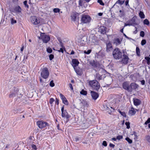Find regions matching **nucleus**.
Instances as JSON below:
<instances>
[{
  "label": "nucleus",
  "instance_id": "obj_25",
  "mask_svg": "<svg viewBox=\"0 0 150 150\" xmlns=\"http://www.w3.org/2000/svg\"><path fill=\"white\" fill-rule=\"evenodd\" d=\"M90 64L91 65L94 67H96V63L94 60L91 61L90 62Z\"/></svg>",
  "mask_w": 150,
  "mask_h": 150
},
{
  "label": "nucleus",
  "instance_id": "obj_46",
  "mask_svg": "<svg viewBox=\"0 0 150 150\" xmlns=\"http://www.w3.org/2000/svg\"><path fill=\"white\" fill-rule=\"evenodd\" d=\"M150 122V118H149L147 119V120L145 122L144 125H146L147 124Z\"/></svg>",
  "mask_w": 150,
  "mask_h": 150
},
{
  "label": "nucleus",
  "instance_id": "obj_32",
  "mask_svg": "<svg viewBox=\"0 0 150 150\" xmlns=\"http://www.w3.org/2000/svg\"><path fill=\"white\" fill-rule=\"evenodd\" d=\"M80 93L81 94L83 95H86L87 94V92L86 91L84 90H82L80 92Z\"/></svg>",
  "mask_w": 150,
  "mask_h": 150
},
{
  "label": "nucleus",
  "instance_id": "obj_49",
  "mask_svg": "<svg viewBox=\"0 0 150 150\" xmlns=\"http://www.w3.org/2000/svg\"><path fill=\"white\" fill-rule=\"evenodd\" d=\"M102 145L104 146H107V142L106 141H103V143H102Z\"/></svg>",
  "mask_w": 150,
  "mask_h": 150
},
{
  "label": "nucleus",
  "instance_id": "obj_50",
  "mask_svg": "<svg viewBox=\"0 0 150 150\" xmlns=\"http://www.w3.org/2000/svg\"><path fill=\"white\" fill-rule=\"evenodd\" d=\"M132 25V24L131 23H125V25H124V27L127 26H130V25Z\"/></svg>",
  "mask_w": 150,
  "mask_h": 150
},
{
  "label": "nucleus",
  "instance_id": "obj_57",
  "mask_svg": "<svg viewBox=\"0 0 150 150\" xmlns=\"http://www.w3.org/2000/svg\"><path fill=\"white\" fill-rule=\"evenodd\" d=\"M109 146L110 147H112L113 148H114L115 147V145L112 144L110 143L109 144Z\"/></svg>",
  "mask_w": 150,
  "mask_h": 150
},
{
  "label": "nucleus",
  "instance_id": "obj_12",
  "mask_svg": "<svg viewBox=\"0 0 150 150\" xmlns=\"http://www.w3.org/2000/svg\"><path fill=\"white\" fill-rule=\"evenodd\" d=\"M72 65L74 69H75L76 67L78 65L79 62L78 60L76 59H73L72 61Z\"/></svg>",
  "mask_w": 150,
  "mask_h": 150
},
{
  "label": "nucleus",
  "instance_id": "obj_26",
  "mask_svg": "<svg viewBox=\"0 0 150 150\" xmlns=\"http://www.w3.org/2000/svg\"><path fill=\"white\" fill-rule=\"evenodd\" d=\"M139 15L141 18H145V15L141 11H140L139 13Z\"/></svg>",
  "mask_w": 150,
  "mask_h": 150
},
{
  "label": "nucleus",
  "instance_id": "obj_62",
  "mask_svg": "<svg viewBox=\"0 0 150 150\" xmlns=\"http://www.w3.org/2000/svg\"><path fill=\"white\" fill-rule=\"evenodd\" d=\"M145 59H146L147 61H148L150 59V58L148 57H145Z\"/></svg>",
  "mask_w": 150,
  "mask_h": 150
},
{
  "label": "nucleus",
  "instance_id": "obj_36",
  "mask_svg": "<svg viewBox=\"0 0 150 150\" xmlns=\"http://www.w3.org/2000/svg\"><path fill=\"white\" fill-rule=\"evenodd\" d=\"M53 11L56 13L59 12L60 11V9L58 8H54L53 9Z\"/></svg>",
  "mask_w": 150,
  "mask_h": 150
},
{
  "label": "nucleus",
  "instance_id": "obj_17",
  "mask_svg": "<svg viewBox=\"0 0 150 150\" xmlns=\"http://www.w3.org/2000/svg\"><path fill=\"white\" fill-rule=\"evenodd\" d=\"M14 12L16 13H20L21 12V9L19 6H17L13 8Z\"/></svg>",
  "mask_w": 150,
  "mask_h": 150
},
{
  "label": "nucleus",
  "instance_id": "obj_42",
  "mask_svg": "<svg viewBox=\"0 0 150 150\" xmlns=\"http://www.w3.org/2000/svg\"><path fill=\"white\" fill-rule=\"evenodd\" d=\"M103 107L106 110H108L110 109V108H112L111 107H108L107 105H103Z\"/></svg>",
  "mask_w": 150,
  "mask_h": 150
},
{
  "label": "nucleus",
  "instance_id": "obj_19",
  "mask_svg": "<svg viewBox=\"0 0 150 150\" xmlns=\"http://www.w3.org/2000/svg\"><path fill=\"white\" fill-rule=\"evenodd\" d=\"M96 38V36H95L93 35H92L90 36L89 40L92 42L95 43L97 42Z\"/></svg>",
  "mask_w": 150,
  "mask_h": 150
},
{
  "label": "nucleus",
  "instance_id": "obj_43",
  "mask_svg": "<svg viewBox=\"0 0 150 150\" xmlns=\"http://www.w3.org/2000/svg\"><path fill=\"white\" fill-rule=\"evenodd\" d=\"M91 50H88L87 51H86L85 50L84 52L85 54H89L91 52Z\"/></svg>",
  "mask_w": 150,
  "mask_h": 150
},
{
  "label": "nucleus",
  "instance_id": "obj_38",
  "mask_svg": "<svg viewBox=\"0 0 150 150\" xmlns=\"http://www.w3.org/2000/svg\"><path fill=\"white\" fill-rule=\"evenodd\" d=\"M146 41L145 40L143 39L141 41V45H145L146 43Z\"/></svg>",
  "mask_w": 150,
  "mask_h": 150
},
{
  "label": "nucleus",
  "instance_id": "obj_27",
  "mask_svg": "<svg viewBox=\"0 0 150 150\" xmlns=\"http://www.w3.org/2000/svg\"><path fill=\"white\" fill-rule=\"evenodd\" d=\"M62 100L63 103L64 104L66 105H67L68 104V102L66 98H64Z\"/></svg>",
  "mask_w": 150,
  "mask_h": 150
},
{
  "label": "nucleus",
  "instance_id": "obj_60",
  "mask_svg": "<svg viewBox=\"0 0 150 150\" xmlns=\"http://www.w3.org/2000/svg\"><path fill=\"white\" fill-rule=\"evenodd\" d=\"M82 1L81 0H80L79 1V5L82 6Z\"/></svg>",
  "mask_w": 150,
  "mask_h": 150
},
{
  "label": "nucleus",
  "instance_id": "obj_52",
  "mask_svg": "<svg viewBox=\"0 0 150 150\" xmlns=\"http://www.w3.org/2000/svg\"><path fill=\"white\" fill-rule=\"evenodd\" d=\"M60 97L61 98L62 100L65 97L63 95L62 93H60Z\"/></svg>",
  "mask_w": 150,
  "mask_h": 150
},
{
  "label": "nucleus",
  "instance_id": "obj_11",
  "mask_svg": "<svg viewBox=\"0 0 150 150\" xmlns=\"http://www.w3.org/2000/svg\"><path fill=\"white\" fill-rule=\"evenodd\" d=\"M138 86V85L135 83H131L130 84V92H132L133 90L136 89Z\"/></svg>",
  "mask_w": 150,
  "mask_h": 150
},
{
  "label": "nucleus",
  "instance_id": "obj_39",
  "mask_svg": "<svg viewBox=\"0 0 150 150\" xmlns=\"http://www.w3.org/2000/svg\"><path fill=\"white\" fill-rule=\"evenodd\" d=\"M50 86L52 87H53L54 86V83L53 81V80H52L50 81Z\"/></svg>",
  "mask_w": 150,
  "mask_h": 150
},
{
  "label": "nucleus",
  "instance_id": "obj_15",
  "mask_svg": "<svg viewBox=\"0 0 150 150\" xmlns=\"http://www.w3.org/2000/svg\"><path fill=\"white\" fill-rule=\"evenodd\" d=\"M91 94L92 98L94 100H96L98 96V93L94 91H91Z\"/></svg>",
  "mask_w": 150,
  "mask_h": 150
},
{
  "label": "nucleus",
  "instance_id": "obj_18",
  "mask_svg": "<svg viewBox=\"0 0 150 150\" xmlns=\"http://www.w3.org/2000/svg\"><path fill=\"white\" fill-rule=\"evenodd\" d=\"M121 40L118 38H115L113 40L114 44L116 45H120L121 43Z\"/></svg>",
  "mask_w": 150,
  "mask_h": 150
},
{
  "label": "nucleus",
  "instance_id": "obj_45",
  "mask_svg": "<svg viewBox=\"0 0 150 150\" xmlns=\"http://www.w3.org/2000/svg\"><path fill=\"white\" fill-rule=\"evenodd\" d=\"M54 100L53 98H51L50 99L49 103L50 104H52Z\"/></svg>",
  "mask_w": 150,
  "mask_h": 150
},
{
  "label": "nucleus",
  "instance_id": "obj_44",
  "mask_svg": "<svg viewBox=\"0 0 150 150\" xmlns=\"http://www.w3.org/2000/svg\"><path fill=\"white\" fill-rule=\"evenodd\" d=\"M126 125L127 126V129H129L130 128V123L129 122H126L125 123Z\"/></svg>",
  "mask_w": 150,
  "mask_h": 150
},
{
  "label": "nucleus",
  "instance_id": "obj_28",
  "mask_svg": "<svg viewBox=\"0 0 150 150\" xmlns=\"http://www.w3.org/2000/svg\"><path fill=\"white\" fill-rule=\"evenodd\" d=\"M136 51L137 54L138 56H139L140 55V50L139 48L138 47H136Z\"/></svg>",
  "mask_w": 150,
  "mask_h": 150
},
{
  "label": "nucleus",
  "instance_id": "obj_63",
  "mask_svg": "<svg viewBox=\"0 0 150 150\" xmlns=\"http://www.w3.org/2000/svg\"><path fill=\"white\" fill-rule=\"evenodd\" d=\"M56 103L57 104V105L59 104V100L57 98H56Z\"/></svg>",
  "mask_w": 150,
  "mask_h": 150
},
{
  "label": "nucleus",
  "instance_id": "obj_8",
  "mask_svg": "<svg viewBox=\"0 0 150 150\" xmlns=\"http://www.w3.org/2000/svg\"><path fill=\"white\" fill-rule=\"evenodd\" d=\"M122 87L124 89L130 92V85L129 82L128 81L124 82L122 84Z\"/></svg>",
  "mask_w": 150,
  "mask_h": 150
},
{
  "label": "nucleus",
  "instance_id": "obj_20",
  "mask_svg": "<svg viewBox=\"0 0 150 150\" xmlns=\"http://www.w3.org/2000/svg\"><path fill=\"white\" fill-rule=\"evenodd\" d=\"M112 44L110 42L106 43V50L107 52H108L111 50L112 48Z\"/></svg>",
  "mask_w": 150,
  "mask_h": 150
},
{
  "label": "nucleus",
  "instance_id": "obj_58",
  "mask_svg": "<svg viewBox=\"0 0 150 150\" xmlns=\"http://www.w3.org/2000/svg\"><path fill=\"white\" fill-rule=\"evenodd\" d=\"M63 48H60V50H58V51L59 52H62V53H63L64 52V51H63Z\"/></svg>",
  "mask_w": 150,
  "mask_h": 150
},
{
  "label": "nucleus",
  "instance_id": "obj_55",
  "mask_svg": "<svg viewBox=\"0 0 150 150\" xmlns=\"http://www.w3.org/2000/svg\"><path fill=\"white\" fill-rule=\"evenodd\" d=\"M24 5L25 6H27V7H28V5L27 4V1H24Z\"/></svg>",
  "mask_w": 150,
  "mask_h": 150
},
{
  "label": "nucleus",
  "instance_id": "obj_4",
  "mask_svg": "<svg viewBox=\"0 0 150 150\" xmlns=\"http://www.w3.org/2000/svg\"><path fill=\"white\" fill-rule=\"evenodd\" d=\"M37 124L40 129L43 128L46 126H48L49 124L43 120L38 121L37 122Z\"/></svg>",
  "mask_w": 150,
  "mask_h": 150
},
{
  "label": "nucleus",
  "instance_id": "obj_29",
  "mask_svg": "<svg viewBox=\"0 0 150 150\" xmlns=\"http://www.w3.org/2000/svg\"><path fill=\"white\" fill-rule=\"evenodd\" d=\"M125 1V0H118L117 2L119 4L122 5L124 3Z\"/></svg>",
  "mask_w": 150,
  "mask_h": 150
},
{
  "label": "nucleus",
  "instance_id": "obj_47",
  "mask_svg": "<svg viewBox=\"0 0 150 150\" xmlns=\"http://www.w3.org/2000/svg\"><path fill=\"white\" fill-rule=\"evenodd\" d=\"M49 57L50 60H51L54 58V56L53 55L51 54L49 55Z\"/></svg>",
  "mask_w": 150,
  "mask_h": 150
},
{
  "label": "nucleus",
  "instance_id": "obj_53",
  "mask_svg": "<svg viewBox=\"0 0 150 150\" xmlns=\"http://www.w3.org/2000/svg\"><path fill=\"white\" fill-rule=\"evenodd\" d=\"M122 138V136H118L117 137L116 139L118 140H120Z\"/></svg>",
  "mask_w": 150,
  "mask_h": 150
},
{
  "label": "nucleus",
  "instance_id": "obj_35",
  "mask_svg": "<svg viewBox=\"0 0 150 150\" xmlns=\"http://www.w3.org/2000/svg\"><path fill=\"white\" fill-rule=\"evenodd\" d=\"M119 112L121 114V115L124 117H126V113L125 112H122L120 110H119Z\"/></svg>",
  "mask_w": 150,
  "mask_h": 150
},
{
  "label": "nucleus",
  "instance_id": "obj_10",
  "mask_svg": "<svg viewBox=\"0 0 150 150\" xmlns=\"http://www.w3.org/2000/svg\"><path fill=\"white\" fill-rule=\"evenodd\" d=\"M30 20L32 23L34 25H37L40 22L38 18L34 16L31 17Z\"/></svg>",
  "mask_w": 150,
  "mask_h": 150
},
{
  "label": "nucleus",
  "instance_id": "obj_5",
  "mask_svg": "<svg viewBox=\"0 0 150 150\" xmlns=\"http://www.w3.org/2000/svg\"><path fill=\"white\" fill-rule=\"evenodd\" d=\"M91 20V18L90 16L86 15H83L81 19V23H89Z\"/></svg>",
  "mask_w": 150,
  "mask_h": 150
},
{
  "label": "nucleus",
  "instance_id": "obj_21",
  "mask_svg": "<svg viewBox=\"0 0 150 150\" xmlns=\"http://www.w3.org/2000/svg\"><path fill=\"white\" fill-rule=\"evenodd\" d=\"M134 104L136 106H138L141 103L140 100L138 99H133Z\"/></svg>",
  "mask_w": 150,
  "mask_h": 150
},
{
  "label": "nucleus",
  "instance_id": "obj_51",
  "mask_svg": "<svg viewBox=\"0 0 150 150\" xmlns=\"http://www.w3.org/2000/svg\"><path fill=\"white\" fill-rule=\"evenodd\" d=\"M32 148L34 149V150H36L37 149V147L34 144H32L31 145Z\"/></svg>",
  "mask_w": 150,
  "mask_h": 150
},
{
  "label": "nucleus",
  "instance_id": "obj_13",
  "mask_svg": "<svg viewBox=\"0 0 150 150\" xmlns=\"http://www.w3.org/2000/svg\"><path fill=\"white\" fill-rule=\"evenodd\" d=\"M106 31V28L104 26H101L99 28L98 32L101 34H105Z\"/></svg>",
  "mask_w": 150,
  "mask_h": 150
},
{
  "label": "nucleus",
  "instance_id": "obj_3",
  "mask_svg": "<svg viewBox=\"0 0 150 150\" xmlns=\"http://www.w3.org/2000/svg\"><path fill=\"white\" fill-rule=\"evenodd\" d=\"M41 76L44 79H47L49 76V71L46 67L42 69L41 72Z\"/></svg>",
  "mask_w": 150,
  "mask_h": 150
},
{
  "label": "nucleus",
  "instance_id": "obj_14",
  "mask_svg": "<svg viewBox=\"0 0 150 150\" xmlns=\"http://www.w3.org/2000/svg\"><path fill=\"white\" fill-rule=\"evenodd\" d=\"M14 92L13 93H12L9 95V97L11 98L12 97H15L16 95H18V92L19 91V90L18 88H14Z\"/></svg>",
  "mask_w": 150,
  "mask_h": 150
},
{
  "label": "nucleus",
  "instance_id": "obj_64",
  "mask_svg": "<svg viewBox=\"0 0 150 150\" xmlns=\"http://www.w3.org/2000/svg\"><path fill=\"white\" fill-rule=\"evenodd\" d=\"M75 53L72 50L70 54H73Z\"/></svg>",
  "mask_w": 150,
  "mask_h": 150
},
{
  "label": "nucleus",
  "instance_id": "obj_59",
  "mask_svg": "<svg viewBox=\"0 0 150 150\" xmlns=\"http://www.w3.org/2000/svg\"><path fill=\"white\" fill-rule=\"evenodd\" d=\"M69 86L70 88L71 89V90H73V87L72 86V85L71 83H69Z\"/></svg>",
  "mask_w": 150,
  "mask_h": 150
},
{
  "label": "nucleus",
  "instance_id": "obj_31",
  "mask_svg": "<svg viewBox=\"0 0 150 150\" xmlns=\"http://www.w3.org/2000/svg\"><path fill=\"white\" fill-rule=\"evenodd\" d=\"M145 139L148 142L150 143V136H146L145 137Z\"/></svg>",
  "mask_w": 150,
  "mask_h": 150
},
{
  "label": "nucleus",
  "instance_id": "obj_34",
  "mask_svg": "<svg viewBox=\"0 0 150 150\" xmlns=\"http://www.w3.org/2000/svg\"><path fill=\"white\" fill-rule=\"evenodd\" d=\"M11 23L12 24H13L14 23H16V20H14L13 18H11Z\"/></svg>",
  "mask_w": 150,
  "mask_h": 150
},
{
  "label": "nucleus",
  "instance_id": "obj_1",
  "mask_svg": "<svg viewBox=\"0 0 150 150\" xmlns=\"http://www.w3.org/2000/svg\"><path fill=\"white\" fill-rule=\"evenodd\" d=\"M89 85L94 89L98 91L100 86L98 82L96 80L90 81H88Z\"/></svg>",
  "mask_w": 150,
  "mask_h": 150
},
{
  "label": "nucleus",
  "instance_id": "obj_24",
  "mask_svg": "<svg viewBox=\"0 0 150 150\" xmlns=\"http://www.w3.org/2000/svg\"><path fill=\"white\" fill-rule=\"evenodd\" d=\"M122 98V97L118 96L115 99V102L116 103L120 102Z\"/></svg>",
  "mask_w": 150,
  "mask_h": 150
},
{
  "label": "nucleus",
  "instance_id": "obj_9",
  "mask_svg": "<svg viewBox=\"0 0 150 150\" xmlns=\"http://www.w3.org/2000/svg\"><path fill=\"white\" fill-rule=\"evenodd\" d=\"M64 106L62 108L61 112L62 115L63 117L66 118L67 119L69 117V116L66 110H64Z\"/></svg>",
  "mask_w": 150,
  "mask_h": 150
},
{
  "label": "nucleus",
  "instance_id": "obj_30",
  "mask_svg": "<svg viewBox=\"0 0 150 150\" xmlns=\"http://www.w3.org/2000/svg\"><path fill=\"white\" fill-rule=\"evenodd\" d=\"M144 24H146L148 25L149 24V21L148 20V19H146L144 20Z\"/></svg>",
  "mask_w": 150,
  "mask_h": 150
},
{
  "label": "nucleus",
  "instance_id": "obj_41",
  "mask_svg": "<svg viewBox=\"0 0 150 150\" xmlns=\"http://www.w3.org/2000/svg\"><path fill=\"white\" fill-rule=\"evenodd\" d=\"M76 71V73L77 74L79 75H81V72L79 70H77L75 68V69H74Z\"/></svg>",
  "mask_w": 150,
  "mask_h": 150
},
{
  "label": "nucleus",
  "instance_id": "obj_54",
  "mask_svg": "<svg viewBox=\"0 0 150 150\" xmlns=\"http://www.w3.org/2000/svg\"><path fill=\"white\" fill-rule=\"evenodd\" d=\"M74 138L76 142H77L79 140V138L77 137H76Z\"/></svg>",
  "mask_w": 150,
  "mask_h": 150
},
{
  "label": "nucleus",
  "instance_id": "obj_23",
  "mask_svg": "<svg viewBox=\"0 0 150 150\" xmlns=\"http://www.w3.org/2000/svg\"><path fill=\"white\" fill-rule=\"evenodd\" d=\"M80 105H83L84 106L88 107V103L87 101H86L83 100L80 103Z\"/></svg>",
  "mask_w": 150,
  "mask_h": 150
},
{
  "label": "nucleus",
  "instance_id": "obj_56",
  "mask_svg": "<svg viewBox=\"0 0 150 150\" xmlns=\"http://www.w3.org/2000/svg\"><path fill=\"white\" fill-rule=\"evenodd\" d=\"M141 84L142 85H144L145 84V81L144 80H143L141 81Z\"/></svg>",
  "mask_w": 150,
  "mask_h": 150
},
{
  "label": "nucleus",
  "instance_id": "obj_2",
  "mask_svg": "<svg viewBox=\"0 0 150 150\" xmlns=\"http://www.w3.org/2000/svg\"><path fill=\"white\" fill-rule=\"evenodd\" d=\"M112 54L114 58L116 59H119L122 57V53L119 48H116L113 50Z\"/></svg>",
  "mask_w": 150,
  "mask_h": 150
},
{
  "label": "nucleus",
  "instance_id": "obj_37",
  "mask_svg": "<svg viewBox=\"0 0 150 150\" xmlns=\"http://www.w3.org/2000/svg\"><path fill=\"white\" fill-rule=\"evenodd\" d=\"M47 51L48 52L50 53H51L52 51V49L50 47H49L47 48Z\"/></svg>",
  "mask_w": 150,
  "mask_h": 150
},
{
  "label": "nucleus",
  "instance_id": "obj_33",
  "mask_svg": "<svg viewBox=\"0 0 150 150\" xmlns=\"http://www.w3.org/2000/svg\"><path fill=\"white\" fill-rule=\"evenodd\" d=\"M129 143L131 144L132 143V140L130 139L128 137H127L125 139Z\"/></svg>",
  "mask_w": 150,
  "mask_h": 150
},
{
  "label": "nucleus",
  "instance_id": "obj_16",
  "mask_svg": "<svg viewBox=\"0 0 150 150\" xmlns=\"http://www.w3.org/2000/svg\"><path fill=\"white\" fill-rule=\"evenodd\" d=\"M123 58L122 60V62L125 64H127L128 62L129 58L126 55L124 54L123 55Z\"/></svg>",
  "mask_w": 150,
  "mask_h": 150
},
{
  "label": "nucleus",
  "instance_id": "obj_6",
  "mask_svg": "<svg viewBox=\"0 0 150 150\" xmlns=\"http://www.w3.org/2000/svg\"><path fill=\"white\" fill-rule=\"evenodd\" d=\"M41 37L39 38V39H42L43 42L47 43L50 40V38L49 36L46 35L44 33H41Z\"/></svg>",
  "mask_w": 150,
  "mask_h": 150
},
{
  "label": "nucleus",
  "instance_id": "obj_61",
  "mask_svg": "<svg viewBox=\"0 0 150 150\" xmlns=\"http://www.w3.org/2000/svg\"><path fill=\"white\" fill-rule=\"evenodd\" d=\"M129 0H127L125 2V5L126 6H129Z\"/></svg>",
  "mask_w": 150,
  "mask_h": 150
},
{
  "label": "nucleus",
  "instance_id": "obj_7",
  "mask_svg": "<svg viewBox=\"0 0 150 150\" xmlns=\"http://www.w3.org/2000/svg\"><path fill=\"white\" fill-rule=\"evenodd\" d=\"M79 14L77 13H74L71 16L72 20L74 21L78 22L79 20Z\"/></svg>",
  "mask_w": 150,
  "mask_h": 150
},
{
  "label": "nucleus",
  "instance_id": "obj_48",
  "mask_svg": "<svg viewBox=\"0 0 150 150\" xmlns=\"http://www.w3.org/2000/svg\"><path fill=\"white\" fill-rule=\"evenodd\" d=\"M140 35L142 37H144V32L143 31H141L140 33Z\"/></svg>",
  "mask_w": 150,
  "mask_h": 150
},
{
  "label": "nucleus",
  "instance_id": "obj_40",
  "mask_svg": "<svg viewBox=\"0 0 150 150\" xmlns=\"http://www.w3.org/2000/svg\"><path fill=\"white\" fill-rule=\"evenodd\" d=\"M98 2L99 3L100 5L102 6H103L104 5V4L103 2V1L102 0H98Z\"/></svg>",
  "mask_w": 150,
  "mask_h": 150
},
{
  "label": "nucleus",
  "instance_id": "obj_22",
  "mask_svg": "<svg viewBox=\"0 0 150 150\" xmlns=\"http://www.w3.org/2000/svg\"><path fill=\"white\" fill-rule=\"evenodd\" d=\"M128 113L131 116L134 115L136 113L135 109L133 108H132L131 110L129 111Z\"/></svg>",
  "mask_w": 150,
  "mask_h": 150
}]
</instances>
